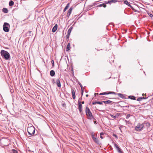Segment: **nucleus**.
I'll use <instances>...</instances> for the list:
<instances>
[{"label":"nucleus","mask_w":153,"mask_h":153,"mask_svg":"<svg viewBox=\"0 0 153 153\" xmlns=\"http://www.w3.org/2000/svg\"><path fill=\"white\" fill-rule=\"evenodd\" d=\"M85 112L87 116V118L89 120H95V119L93 116L92 113L91 112L89 108L88 107H86L85 110Z\"/></svg>","instance_id":"1"},{"label":"nucleus","mask_w":153,"mask_h":153,"mask_svg":"<svg viewBox=\"0 0 153 153\" xmlns=\"http://www.w3.org/2000/svg\"><path fill=\"white\" fill-rule=\"evenodd\" d=\"M1 54L3 58L7 60L10 59V55L7 51L4 50H1Z\"/></svg>","instance_id":"2"},{"label":"nucleus","mask_w":153,"mask_h":153,"mask_svg":"<svg viewBox=\"0 0 153 153\" xmlns=\"http://www.w3.org/2000/svg\"><path fill=\"white\" fill-rule=\"evenodd\" d=\"M27 131L29 134L31 136L34 134L35 132V128L33 126L28 127Z\"/></svg>","instance_id":"3"},{"label":"nucleus","mask_w":153,"mask_h":153,"mask_svg":"<svg viewBox=\"0 0 153 153\" xmlns=\"http://www.w3.org/2000/svg\"><path fill=\"white\" fill-rule=\"evenodd\" d=\"M144 126V123L141 124L139 123L135 127L134 130L136 131H140Z\"/></svg>","instance_id":"4"},{"label":"nucleus","mask_w":153,"mask_h":153,"mask_svg":"<svg viewBox=\"0 0 153 153\" xmlns=\"http://www.w3.org/2000/svg\"><path fill=\"white\" fill-rule=\"evenodd\" d=\"M8 26L10 27V25L7 22H4L3 26V30L5 32H8L9 30Z\"/></svg>","instance_id":"5"},{"label":"nucleus","mask_w":153,"mask_h":153,"mask_svg":"<svg viewBox=\"0 0 153 153\" xmlns=\"http://www.w3.org/2000/svg\"><path fill=\"white\" fill-rule=\"evenodd\" d=\"M91 136L92 139L93 141L96 143L99 144L100 143L99 140L97 138L94 136V134L93 132L91 133Z\"/></svg>","instance_id":"6"},{"label":"nucleus","mask_w":153,"mask_h":153,"mask_svg":"<svg viewBox=\"0 0 153 153\" xmlns=\"http://www.w3.org/2000/svg\"><path fill=\"white\" fill-rule=\"evenodd\" d=\"M78 109L80 112H81L82 110V105L80 101H78Z\"/></svg>","instance_id":"7"},{"label":"nucleus","mask_w":153,"mask_h":153,"mask_svg":"<svg viewBox=\"0 0 153 153\" xmlns=\"http://www.w3.org/2000/svg\"><path fill=\"white\" fill-rule=\"evenodd\" d=\"M120 104L119 105V106L121 107H127V106L125 105V104L126 103V102L124 101H121L120 102Z\"/></svg>","instance_id":"8"},{"label":"nucleus","mask_w":153,"mask_h":153,"mask_svg":"<svg viewBox=\"0 0 153 153\" xmlns=\"http://www.w3.org/2000/svg\"><path fill=\"white\" fill-rule=\"evenodd\" d=\"M75 90L74 88H71V94L73 98L74 99H75L76 96L75 95Z\"/></svg>","instance_id":"9"},{"label":"nucleus","mask_w":153,"mask_h":153,"mask_svg":"<svg viewBox=\"0 0 153 153\" xmlns=\"http://www.w3.org/2000/svg\"><path fill=\"white\" fill-rule=\"evenodd\" d=\"M73 8L72 7H71L70 8V9H69L68 11V13L67 14V16L68 17L70 16V15L73 9Z\"/></svg>","instance_id":"10"},{"label":"nucleus","mask_w":153,"mask_h":153,"mask_svg":"<svg viewBox=\"0 0 153 153\" xmlns=\"http://www.w3.org/2000/svg\"><path fill=\"white\" fill-rule=\"evenodd\" d=\"M102 102L105 104H111V105H112L113 103H114V102L109 100H107V101H103Z\"/></svg>","instance_id":"11"},{"label":"nucleus","mask_w":153,"mask_h":153,"mask_svg":"<svg viewBox=\"0 0 153 153\" xmlns=\"http://www.w3.org/2000/svg\"><path fill=\"white\" fill-rule=\"evenodd\" d=\"M120 1V0H110L108 1V3H109V4L111 3H115L117 2H119Z\"/></svg>","instance_id":"12"},{"label":"nucleus","mask_w":153,"mask_h":153,"mask_svg":"<svg viewBox=\"0 0 153 153\" xmlns=\"http://www.w3.org/2000/svg\"><path fill=\"white\" fill-rule=\"evenodd\" d=\"M58 25L57 24H56L53 27L52 29V32H55L57 30Z\"/></svg>","instance_id":"13"},{"label":"nucleus","mask_w":153,"mask_h":153,"mask_svg":"<svg viewBox=\"0 0 153 153\" xmlns=\"http://www.w3.org/2000/svg\"><path fill=\"white\" fill-rule=\"evenodd\" d=\"M56 84L57 86L59 87H61V83H60V82L59 79H57L56 80Z\"/></svg>","instance_id":"14"},{"label":"nucleus","mask_w":153,"mask_h":153,"mask_svg":"<svg viewBox=\"0 0 153 153\" xmlns=\"http://www.w3.org/2000/svg\"><path fill=\"white\" fill-rule=\"evenodd\" d=\"M55 75V72L53 70H52L50 71V75L51 76H53Z\"/></svg>","instance_id":"15"},{"label":"nucleus","mask_w":153,"mask_h":153,"mask_svg":"<svg viewBox=\"0 0 153 153\" xmlns=\"http://www.w3.org/2000/svg\"><path fill=\"white\" fill-rule=\"evenodd\" d=\"M69 6H70V3H68L64 9V10H63L64 12H65L66 10L68 9V8L69 7Z\"/></svg>","instance_id":"16"},{"label":"nucleus","mask_w":153,"mask_h":153,"mask_svg":"<svg viewBox=\"0 0 153 153\" xmlns=\"http://www.w3.org/2000/svg\"><path fill=\"white\" fill-rule=\"evenodd\" d=\"M147 98L144 97H140L137 99V100L138 101H140L142 99H146Z\"/></svg>","instance_id":"17"},{"label":"nucleus","mask_w":153,"mask_h":153,"mask_svg":"<svg viewBox=\"0 0 153 153\" xmlns=\"http://www.w3.org/2000/svg\"><path fill=\"white\" fill-rule=\"evenodd\" d=\"M70 43H68V45H67V46L66 47V51H68L70 49Z\"/></svg>","instance_id":"18"},{"label":"nucleus","mask_w":153,"mask_h":153,"mask_svg":"<svg viewBox=\"0 0 153 153\" xmlns=\"http://www.w3.org/2000/svg\"><path fill=\"white\" fill-rule=\"evenodd\" d=\"M128 98L131 100H135L136 97L133 96H128Z\"/></svg>","instance_id":"19"},{"label":"nucleus","mask_w":153,"mask_h":153,"mask_svg":"<svg viewBox=\"0 0 153 153\" xmlns=\"http://www.w3.org/2000/svg\"><path fill=\"white\" fill-rule=\"evenodd\" d=\"M117 95L121 98H124L125 97V96L123 94L121 93H117Z\"/></svg>","instance_id":"20"},{"label":"nucleus","mask_w":153,"mask_h":153,"mask_svg":"<svg viewBox=\"0 0 153 153\" xmlns=\"http://www.w3.org/2000/svg\"><path fill=\"white\" fill-rule=\"evenodd\" d=\"M102 6H103L104 7H106V5L105 4L103 3L97 5V7H101Z\"/></svg>","instance_id":"21"},{"label":"nucleus","mask_w":153,"mask_h":153,"mask_svg":"<svg viewBox=\"0 0 153 153\" xmlns=\"http://www.w3.org/2000/svg\"><path fill=\"white\" fill-rule=\"evenodd\" d=\"M2 11L5 13H7L8 12V10L6 8H4L2 9Z\"/></svg>","instance_id":"22"},{"label":"nucleus","mask_w":153,"mask_h":153,"mask_svg":"<svg viewBox=\"0 0 153 153\" xmlns=\"http://www.w3.org/2000/svg\"><path fill=\"white\" fill-rule=\"evenodd\" d=\"M73 28V27L72 26L71 27H70V28L68 29V31L67 33H69L71 34V30H72Z\"/></svg>","instance_id":"23"},{"label":"nucleus","mask_w":153,"mask_h":153,"mask_svg":"<svg viewBox=\"0 0 153 153\" xmlns=\"http://www.w3.org/2000/svg\"><path fill=\"white\" fill-rule=\"evenodd\" d=\"M14 4V2L12 1H10L9 3V4L10 6H12Z\"/></svg>","instance_id":"24"},{"label":"nucleus","mask_w":153,"mask_h":153,"mask_svg":"<svg viewBox=\"0 0 153 153\" xmlns=\"http://www.w3.org/2000/svg\"><path fill=\"white\" fill-rule=\"evenodd\" d=\"M128 6L131 7V8L132 9V10H134V12H137V11L135 9H134L133 7L131 5L129 4V5H128Z\"/></svg>","instance_id":"25"},{"label":"nucleus","mask_w":153,"mask_h":153,"mask_svg":"<svg viewBox=\"0 0 153 153\" xmlns=\"http://www.w3.org/2000/svg\"><path fill=\"white\" fill-rule=\"evenodd\" d=\"M109 94V92H104L101 93H100L99 94V95H106V94Z\"/></svg>","instance_id":"26"},{"label":"nucleus","mask_w":153,"mask_h":153,"mask_svg":"<svg viewBox=\"0 0 153 153\" xmlns=\"http://www.w3.org/2000/svg\"><path fill=\"white\" fill-rule=\"evenodd\" d=\"M124 3L125 4H126V5H127L128 6V5H129V4H130L129 2H128V1L127 0H125L124 1Z\"/></svg>","instance_id":"27"},{"label":"nucleus","mask_w":153,"mask_h":153,"mask_svg":"<svg viewBox=\"0 0 153 153\" xmlns=\"http://www.w3.org/2000/svg\"><path fill=\"white\" fill-rule=\"evenodd\" d=\"M109 94H114L115 95H117V93L115 92H114L111 91V92H109Z\"/></svg>","instance_id":"28"},{"label":"nucleus","mask_w":153,"mask_h":153,"mask_svg":"<svg viewBox=\"0 0 153 153\" xmlns=\"http://www.w3.org/2000/svg\"><path fill=\"white\" fill-rule=\"evenodd\" d=\"M12 152H13V153H17L18 152L15 149H12Z\"/></svg>","instance_id":"29"},{"label":"nucleus","mask_w":153,"mask_h":153,"mask_svg":"<svg viewBox=\"0 0 153 153\" xmlns=\"http://www.w3.org/2000/svg\"><path fill=\"white\" fill-rule=\"evenodd\" d=\"M103 102H102H102H100V101H97V104H99L100 105H102V103Z\"/></svg>","instance_id":"30"},{"label":"nucleus","mask_w":153,"mask_h":153,"mask_svg":"<svg viewBox=\"0 0 153 153\" xmlns=\"http://www.w3.org/2000/svg\"><path fill=\"white\" fill-rule=\"evenodd\" d=\"M114 147L116 148L117 149L119 147L118 146L116 143H114Z\"/></svg>","instance_id":"31"},{"label":"nucleus","mask_w":153,"mask_h":153,"mask_svg":"<svg viewBox=\"0 0 153 153\" xmlns=\"http://www.w3.org/2000/svg\"><path fill=\"white\" fill-rule=\"evenodd\" d=\"M109 115L111 116L112 117H113L114 119H115L116 117V115L114 116L112 114H110Z\"/></svg>","instance_id":"32"},{"label":"nucleus","mask_w":153,"mask_h":153,"mask_svg":"<svg viewBox=\"0 0 153 153\" xmlns=\"http://www.w3.org/2000/svg\"><path fill=\"white\" fill-rule=\"evenodd\" d=\"M117 151H118V152L119 153V152H120L121 151V149L119 148V147L117 149Z\"/></svg>","instance_id":"33"},{"label":"nucleus","mask_w":153,"mask_h":153,"mask_svg":"<svg viewBox=\"0 0 153 153\" xmlns=\"http://www.w3.org/2000/svg\"><path fill=\"white\" fill-rule=\"evenodd\" d=\"M99 1H95V2H94L93 4V6H94L96 4H97V2H99Z\"/></svg>","instance_id":"34"},{"label":"nucleus","mask_w":153,"mask_h":153,"mask_svg":"<svg viewBox=\"0 0 153 153\" xmlns=\"http://www.w3.org/2000/svg\"><path fill=\"white\" fill-rule=\"evenodd\" d=\"M70 35V34L69 33H67V34L66 35V38L67 39H68L69 38Z\"/></svg>","instance_id":"35"},{"label":"nucleus","mask_w":153,"mask_h":153,"mask_svg":"<svg viewBox=\"0 0 153 153\" xmlns=\"http://www.w3.org/2000/svg\"><path fill=\"white\" fill-rule=\"evenodd\" d=\"M51 63L52 64V66L53 67L54 65V61L53 60H52L51 61Z\"/></svg>","instance_id":"36"},{"label":"nucleus","mask_w":153,"mask_h":153,"mask_svg":"<svg viewBox=\"0 0 153 153\" xmlns=\"http://www.w3.org/2000/svg\"><path fill=\"white\" fill-rule=\"evenodd\" d=\"M146 126H150V124L149 123H146Z\"/></svg>","instance_id":"37"},{"label":"nucleus","mask_w":153,"mask_h":153,"mask_svg":"<svg viewBox=\"0 0 153 153\" xmlns=\"http://www.w3.org/2000/svg\"><path fill=\"white\" fill-rule=\"evenodd\" d=\"M130 116V114H128L127 115V116H126V118L127 119H128V118H129V117Z\"/></svg>","instance_id":"38"},{"label":"nucleus","mask_w":153,"mask_h":153,"mask_svg":"<svg viewBox=\"0 0 153 153\" xmlns=\"http://www.w3.org/2000/svg\"><path fill=\"white\" fill-rule=\"evenodd\" d=\"M113 136L114 137H115L116 138H118L116 134H113Z\"/></svg>","instance_id":"39"},{"label":"nucleus","mask_w":153,"mask_h":153,"mask_svg":"<svg viewBox=\"0 0 153 153\" xmlns=\"http://www.w3.org/2000/svg\"><path fill=\"white\" fill-rule=\"evenodd\" d=\"M32 33V31H29L27 33V34H28L29 36H31L30 34L31 33Z\"/></svg>","instance_id":"40"},{"label":"nucleus","mask_w":153,"mask_h":153,"mask_svg":"<svg viewBox=\"0 0 153 153\" xmlns=\"http://www.w3.org/2000/svg\"><path fill=\"white\" fill-rule=\"evenodd\" d=\"M148 14L151 17H153V15L151 13H149Z\"/></svg>","instance_id":"41"},{"label":"nucleus","mask_w":153,"mask_h":153,"mask_svg":"<svg viewBox=\"0 0 153 153\" xmlns=\"http://www.w3.org/2000/svg\"><path fill=\"white\" fill-rule=\"evenodd\" d=\"M62 106H63V107H65L66 105L65 102H64L63 103H62Z\"/></svg>","instance_id":"42"},{"label":"nucleus","mask_w":153,"mask_h":153,"mask_svg":"<svg viewBox=\"0 0 153 153\" xmlns=\"http://www.w3.org/2000/svg\"><path fill=\"white\" fill-rule=\"evenodd\" d=\"M79 85L80 86L81 88H82V87H83L81 83H80V82L78 83Z\"/></svg>","instance_id":"43"},{"label":"nucleus","mask_w":153,"mask_h":153,"mask_svg":"<svg viewBox=\"0 0 153 153\" xmlns=\"http://www.w3.org/2000/svg\"><path fill=\"white\" fill-rule=\"evenodd\" d=\"M96 102H97V101H95V102H92V104L93 105H94L95 104H97Z\"/></svg>","instance_id":"44"},{"label":"nucleus","mask_w":153,"mask_h":153,"mask_svg":"<svg viewBox=\"0 0 153 153\" xmlns=\"http://www.w3.org/2000/svg\"><path fill=\"white\" fill-rule=\"evenodd\" d=\"M82 91L81 92V95H82L81 97H82V96L83 94L84 91H83V90H82V91Z\"/></svg>","instance_id":"45"},{"label":"nucleus","mask_w":153,"mask_h":153,"mask_svg":"<svg viewBox=\"0 0 153 153\" xmlns=\"http://www.w3.org/2000/svg\"><path fill=\"white\" fill-rule=\"evenodd\" d=\"M94 120V124H97V121L95 119V120Z\"/></svg>","instance_id":"46"},{"label":"nucleus","mask_w":153,"mask_h":153,"mask_svg":"<svg viewBox=\"0 0 153 153\" xmlns=\"http://www.w3.org/2000/svg\"><path fill=\"white\" fill-rule=\"evenodd\" d=\"M100 136H102L104 134V133L103 132H101L100 134Z\"/></svg>","instance_id":"47"},{"label":"nucleus","mask_w":153,"mask_h":153,"mask_svg":"<svg viewBox=\"0 0 153 153\" xmlns=\"http://www.w3.org/2000/svg\"><path fill=\"white\" fill-rule=\"evenodd\" d=\"M82 97H81V98H79V100L78 101H80L81 102V100H82Z\"/></svg>","instance_id":"48"},{"label":"nucleus","mask_w":153,"mask_h":153,"mask_svg":"<svg viewBox=\"0 0 153 153\" xmlns=\"http://www.w3.org/2000/svg\"><path fill=\"white\" fill-rule=\"evenodd\" d=\"M103 4H105L106 5V4H109V3H108V1H105Z\"/></svg>","instance_id":"49"},{"label":"nucleus","mask_w":153,"mask_h":153,"mask_svg":"<svg viewBox=\"0 0 153 153\" xmlns=\"http://www.w3.org/2000/svg\"><path fill=\"white\" fill-rule=\"evenodd\" d=\"M28 126H33L32 124H28Z\"/></svg>","instance_id":"50"},{"label":"nucleus","mask_w":153,"mask_h":153,"mask_svg":"<svg viewBox=\"0 0 153 153\" xmlns=\"http://www.w3.org/2000/svg\"><path fill=\"white\" fill-rule=\"evenodd\" d=\"M53 83H55V81L54 80V79H53Z\"/></svg>","instance_id":"51"},{"label":"nucleus","mask_w":153,"mask_h":153,"mask_svg":"<svg viewBox=\"0 0 153 153\" xmlns=\"http://www.w3.org/2000/svg\"><path fill=\"white\" fill-rule=\"evenodd\" d=\"M84 88L83 87H82V88H81V91H82V90H83L84 91Z\"/></svg>","instance_id":"52"},{"label":"nucleus","mask_w":153,"mask_h":153,"mask_svg":"<svg viewBox=\"0 0 153 153\" xmlns=\"http://www.w3.org/2000/svg\"><path fill=\"white\" fill-rule=\"evenodd\" d=\"M100 137L101 139L103 138V137L102 136H100Z\"/></svg>","instance_id":"53"},{"label":"nucleus","mask_w":153,"mask_h":153,"mask_svg":"<svg viewBox=\"0 0 153 153\" xmlns=\"http://www.w3.org/2000/svg\"><path fill=\"white\" fill-rule=\"evenodd\" d=\"M81 103H82V104H84V101H83Z\"/></svg>","instance_id":"54"},{"label":"nucleus","mask_w":153,"mask_h":153,"mask_svg":"<svg viewBox=\"0 0 153 153\" xmlns=\"http://www.w3.org/2000/svg\"><path fill=\"white\" fill-rule=\"evenodd\" d=\"M96 95H99L98 93H95V96H96Z\"/></svg>","instance_id":"55"},{"label":"nucleus","mask_w":153,"mask_h":153,"mask_svg":"<svg viewBox=\"0 0 153 153\" xmlns=\"http://www.w3.org/2000/svg\"><path fill=\"white\" fill-rule=\"evenodd\" d=\"M125 121L127 123V122H129L128 121H127L126 120H125Z\"/></svg>","instance_id":"56"},{"label":"nucleus","mask_w":153,"mask_h":153,"mask_svg":"<svg viewBox=\"0 0 153 153\" xmlns=\"http://www.w3.org/2000/svg\"><path fill=\"white\" fill-rule=\"evenodd\" d=\"M119 153H123L122 151H121L120 152H119Z\"/></svg>","instance_id":"57"},{"label":"nucleus","mask_w":153,"mask_h":153,"mask_svg":"<svg viewBox=\"0 0 153 153\" xmlns=\"http://www.w3.org/2000/svg\"><path fill=\"white\" fill-rule=\"evenodd\" d=\"M88 94H86V96L87 97L88 96Z\"/></svg>","instance_id":"58"},{"label":"nucleus","mask_w":153,"mask_h":153,"mask_svg":"<svg viewBox=\"0 0 153 153\" xmlns=\"http://www.w3.org/2000/svg\"><path fill=\"white\" fill-rule=\"evenodd\" d=\"M118 114H116V115H117V116H118Z\"/></svg>","instance_id":"59"},{"label":"nucleus","mask_w":153,"mask_h":153,"mask_svg":"<svg viewBox=\"0 0 153 153\" xmlns=\"http://www.w3.org/2000/svg\"><path fill=\"white\" fill-rule=\"evenodd\" d=\"M119 129L120 130H121V128H120V127L119 128Z\"/></svg>","instance_id":"60"},{"label":"nucleus","mask_w":153,"mask_h":153,"mask_svg":"<svg viewBox=\"0 0 153 153\" xmlns=\"http://www.w3.org/2000/svg\"><path fill=\"white\" fill-rule=\"evenodd\" d=\"M152 0V1H153V0Z\"/></svg>","instance_id":"61"}]
</instances>
